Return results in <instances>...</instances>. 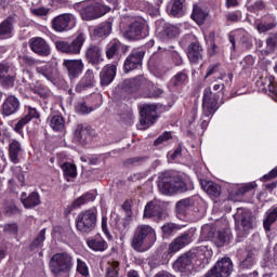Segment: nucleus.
<instances>
[{
	"label": "nucleus",
	"mask_w": 277,
	"mask_h": 277,
	"mask_svg": "<svg viewBox=\"0 0 277 277\" xmlns=\"http://www.w3.org/2000/svg\"><path fill=\"white\" fill-rule=\"evenodd\" d=\"M240 41L245 49H250L252 47V36H250L249 34L242 35Z\"/></svg>",
	"instance_id": "60"
},
{
	"label": "nucleus",
	"mask_w": 277,
	"mask_h": 277,
	"mask_svg": "<svg viewBox=\"0 0 277 277\" xmlns=\"http://www.w3.org/2000/svg\"><path fill=\"white\" fill-rule=\"evenodd\" d=\"M266 94H268V96H272L273 101L277 103V89L276 85H274L273 81L271 82V85L267 87Z\"/></svg>",
	"instance_id": "63"
},
{
	"label": "nucleus",
	"mask_w": 277,
	"mask_h": 277,
	"mask_svg": "<svg viewBox=\"0 0 277 277\" xmlns=\"http://www.w3.org/2000/svg\"><path fill=\"white\" fill-rule=\"evenodd\" d=\"M192 18L197 23V25H205V21H207L208 13L207 11L202 10V8L198 5H194Z\"/></svg>",
	"instance_id": "39"
},
{
	"label": "nucleus",
	"mask_w": 277,
	"mask_h": 277,
	"mask_svg": "<svg viewBox=\"0 0 277 277\" xmlns=\"http://www.w3.org/2000/svg\"><path fill=\"white\" fill-rule=\"evenodd\" d=\"M116 79V65H106L100 72L101 85H109Z\"/></svg>",
	"instance_id": "29"
},
{
	"label": "nucleus",
	"mask_w": 277,
	"mask_h": 277,
	"mask_svg": "<svg viewBox=\"0 0 277 277\" xmlns=\"http://www.w3.org/2000/svg\"><path fill=\"white\" fill-rule=\"evenodd\" d=\"M72 269V256L67 252L55 253L50 260V272L54 277H66Z\"/></svg>",
	"instance_id": "3"
},
{
	"label": "nucleus",
	"mask_w": 277,
	"mask_h": 277,
	"mask_svg": "<svg viewBox=\"0 0 277 277\" xmlns=\"http://www.w3.org/2000/svg\"><path fill=\"white\" fill-rule=\"evenodd\" d=\"M131 207H133V201L132 200H126L121 208L126 212L127 217H131L133 215V212L131 211Z\"/></svg>",
	"instance_id": "61"
},
{
	"label": "nucleus",
	"mask_w": 277,
	"mask_h": 277,
	"mask_svg": "<svg viewBox=\"0 0 277 277\" xmlns=\"http://www.w3.org/2000/svg\"><path fill=\"white\" fill-rule=\"evenodd\" d=\"M118 272H120V263L118 261L108 262L105 277H118Z\"/></svg>",
	"instance_id": "45"
},
{
	"label": "nucleus",
	"mask_w": 277,
	"mask_h": 277,
	"mask_svg": "<svg viewBox=\"0 0 277 277\" xmlns=\"http://www.w3.org/2000/svg\"><path fill=\"white\" fill-rule=\"evenodd\" d=\"M14 81H16L14 76L5 74L0 75V85H2V88H14Z\"/></svg>",
	"instance_id": "50"
},
{
	"label": "nucleus",
	"mask_w": 277,
	"mask_h": 277,
	"mask_svg": "<svg viewBox=\"0 0 277 277\" xmlns=\"http://www.w3.org/2000/svg\"><path fill=\"white\" fill-rule=\"evenodd\" d=\"M61 168L66 176V179H75L77 176V166L70 163V162H65L61 164Z\"/></svg>",
	"instance_id": "42"
},
{
	"label": "nucleus",
	"mask_w": 277,
	"mask_h": 277,
	"mask_svg": "<svg viewBox=\"0 0 277 277\" xmlns=\"http://www.w3.org/2000/svg\"><path fill=\"white\" fill-rule=\"evenodd\" d=\"M72 14L70 13H64L54 17L52 21L54 31H69L72 27Z\"/></svg>",
	"instance_id": "18"
},
{
	"label": "nucleus",
	"mask_w": 277,
	"mask_h": 277,
	"mask_svg": "<svg viewBox=\"0 0 277 277\" xmlns=\"http://www.w3.org/2000/svg\"><path fill=\"white\" fill-rule=\"evenodd\" d=\"M76 226L80 233H92L96 228V209L80 212L77 216Z\"/></svg>",
	"instance_id": "7"
},
{
	"label": "nucleus",
	"mask_w": 277,
	"mask_h": 277,
	"mask_svg": "<svg viewBox=\"0 0 277 277\" xmlns=\"http://www.w3.org/2000/svg\"><path fill=\"white\" fill-rule=\"evenodd\" d=\"M157 239L155 228L150 225H138L131 239V248L135 252H144V246H153Z\"/></svg>",
	"instance_id": "2"
},
{
	"label": "nucleus",
	"mask_w": 277,
	"mask_h": 277,
	"mask_svg": "<svg viewBox=\"0 0 277 277\" xmlns=\"http://www.w3.org/2000/svg\"><path fill=\"white\" fill-rule=\"evenodd\" d=\"M87 243L89 248L95 252H104V250H107V241H105L101 236L88 239Z\"/></svg>",
	"instance_id": "35"
},
{
	"label": "nucleus",
	"mask_w": 277,
	"mask_h": 277,
	"mask_svg": "<svg viewBox=\"0 0 277 277\" xmlns=\"http://www.w3.org/2000/svg\"><path fill=\"white\" fill-rule=\"evenodd\" d=\"M74 140L76 144L85 146V144L90 142V132H88V128L83 127V124H78L75 131Z\"/></svg>",
	"instance_id": "31"
},
{
	"label": "nucleus",
	"mask_w": 277,
	"mask_h": 277,
	"mask_svg": "<svg viewBox=\"0 0 277 277\" xmlns=\"http://www.w3.org/2000/svg\"><path fill=\"white\" fill-rule=\"evenodd\" d=\"M157 185L162 196H176V194H185L192 189L183 176L170 172L161 173Z\"/></svg>",
	"instance_id": "1"
},
{
	"label": "nucleus",
	"mask_w": 277,
	"mask_h": 277,
	"mask_svg": "<svg viewBox=\"0 0 277 277\" xmlns=\"http://www.w3.org/2000/svg\"><path fill=\"white\" fill-rule=\"evenodd\" d=\"M107 60H120L122 55L129 53V48L118 40H111L105 49Z\"/></svg>",
	"instance_id": "13"
},
{
	"label": "nucleus",
	"mask_w": 277,
	"mask_h": 277,
	"mask_svg": "<svg viewBox=\"0 0 277 277\" xmlns=\"http://www.w3.org/2000/svg\"><path fill=\"white\" fill-rule=\"evenodd\" d=\"M202 230L209 232L208 237H210L212 239V241H214V243H215V246H217V248H222V246H224V243H226V241H228V234H226V230H224V229L213 232V227L206 225L202 227Z\"/></svg>",
	"instance_id": "24"
},
{
	"label": "nucleus",
	"mask_w": 277,
	"mask_h": 277,
	"mask_svg": "<svg viewBox=\"0 0 277 277\" xmlns=\"http://www.w3.org/2000/svg\"><path fill=\"white\" fill-rule=\"evenodd\" d=\"M163 235H172L176 229H179V225L174 223H167L162 227Z\"/></svg>",
	"instance_id": "57"
},
{
	"label": "nucleus",
	"mask_w": 277,
	"mask_h": 277,
	"mask_svg": "<svg viewBox=\"0 0 277 277\" xmlns=\"http://www.w3.org/2000/svg\"><path fill=\"white\" fill-rule=\"evenodd\" d=\"M3 229H4V233H6L8 235L18 234V225H16L15 223L5 224Z\"/></svg>",
	"instance_id": "58"
},
{
	"label": "nucleus",
	"mask_w": 277,
	"mask_h": 277,
	"mask_svg": "<svg viewBox=\"0 0 277 277\" xmlns=\"http://www.w3.org/2000/svg\"><path fill=\"white\" fill-rule=\"evenodd\" d=\"M276 21L272 19L271 22L263 21L260 24H258V31L260 34H265V31H272V29L276 28Z\"/></svg>",
	"instance_id": "49"
},
{
	"label": "nucleus",
	"mask_w": 277,
	"mask_h": 277,
	"mask_svg": "<svg viewBox=\"0 0 277 277\" xmlns=\"http://www.w3.org/2000/svg\"><path fill=\"white\" fill-rule=\"evenodd\" d=\"M76 109L79 111V114H83V115L90 114V111H92V108H89L85 102L78 103V105L76 106Z\"/></svg>",
	"instance_id": "62"
},
{
	"label": "nucleus",
	"mask_w": 277,
	"mask_h": 277,
	"mask_svg": "<svg viewBox=\"0 0 277 277\" xmlns=\"http://www.w3.org/2000/svg\"><path fill=\"white\" fill-rule=\"evenodd\" d=\"M29 122V118H22L15 126H14V131L16 133H21L23 131V127Z\"/></svg>",
	"instance_id": "64"
},
{
	"label": "nucleus",
	"mask_w": 277,
	"mask_h": 277,
	"mask_svg": "<svg viewBox=\"0 0 277 277\" xmlns=\"http://www.w3.org/2000/svg\"><path fill=\"white\" fill-rule=\"evenodd\" d=\"M21 209L16 207L15 203H8L4 207V214L8 215V217H12V215H19Z\"/></svg>",
	"instance_id": "51"
},
{
	"label": "nucleus",
	"mask_w": 277,
	"mask_h": 277,
	"mask_svg": "<svg viewBox=\"0 0 277 277\" xmlns=\"http://www.w3.org/2000/svg\"><path fill=\"white\" fill-rule=\"evenodd\" d=\"M85 60L92 66H98L103 62V49L96 44H90L85 50Z\"/></svg>",
	"instance_id": "20"
},
{
	"label": "nucleus",
	"mask_w": 277,
	"mask_h": 277,
	"mask_svg": "<svg viewBox=\"0 0 277 277\" xmlns=\"http://www.w3.org/2000/svg\"><path fill=\"white\" fill-rule=\"evenodd\" d=\"M179 34H180L179 27H176L175 25L166 24L163 26V29L159 32L158 37L160 38V40L166 41V40H172L176 38Z\"/></svg>",
	"instance_id": "33"
},
{
	"label": "nucleus",
	"mask_w": 277,
	"mask_h": 277,
	"mask_svg": "<svg viewBox=\"0 0 277 277\" xmlns=\"http://www.w3.org/2000/svg\"><path fill=\"white\" fill-rule=\"evenodd\" d=\"M202 109L206 118H209V116L215 114L217 110V100L213 98L211 88H206L203 91Z\"/></svg>",
	"instance_id": "17"
},
{
	"label": "nucleus",
	"mask_w": 277,
	"mask_h": 277,
	"mask_svg": "<svg viewBox=\"0 0 277 277\" xmlns=\"http://www.w3.org/2000/svg\"><path fill=\"white\" fill-rule=\"evenodd\" d=\"M194 205H196V201L192 197L181 199L175 203V213H177V215H187V211H189Z\"/></svg>",
	"instance_id": "32"
},
{
	"label": "nucleus",
	"mask_w": 277,
	"mask_h": 277,
	"mask_svg": "<svg viewBox=\"0 0 277 277\" xmlns=\"http://www.w3.org/2000/svg\"><path fill=\"white\" fill-rule=\"evenodd\" d=\"M77 263V272L81 274V276H89L90 271H88V265H85V262L78 259Z\"/></svg>",
	"instance_id": "55"
},
{
	"label": "nucleus",
	"mask_w": 277,
	"mask_h": 277,
	"mask_svg": "<svg viewBox=\"0 0 277 277\" xmlns=\"http://www.w3.org/2000/svg\"><path fill=\"white\" fill-rule=\"evenodd\" d=\"M172 137V134L170 132H164L161 134L156 141L154 142V146H159L163 144V142H168Z\"/></svg>",
	"instance_id": "59"
},
{
	"label": "nucleus",
	"mask_w": 277,
	"mask_h": 277,
	"mask_svg": "<svg viewBox=\"0 0 277 277\" xmlns=\"http://www.w3.org/2000/svg\"><path fill=\"white\" fill-rule=\"evenodd\" d=\"M21 202L25 209H34L40 205V194L32 192L27 196V193H22Z\"/></svg>",
	"instance_id": "27"
},
{
	"label": "nucleus",
	"mask_w": 277,
	"mask_h": 277,
	"mask_svg": "<svg viewBox=\"0 0 277 277\" xmlns=\"http://www.w3.org/2000/svg\"><path fill=\"white\" fill-rule=\"evenodd\" d=\"M147 88H151V90L145 94V96L147 98H159V96H161V94H163V90L154 87L153 83L151 85H146Z\"/></svg>",
	"instance_id": "54"
},
{
	"label": "nucleus",
	"mask_w": 277,
	"mask_h": 277,
	"mask_svg": "<svg viewBox=\"0 0 277 277\" xmlns=\"http://www.w3.org/2000/svg\"><path fill=\"white\" fill-rule=\"evenodd\" d=\"M115 226L120 233H126V230H129V226H131V217L116 219Z\"/></svg>",
	"instance_id": "47"
},
{
	"label": "nucleus",
	"mask_w": 277,
	"mask_h": 277,
	"mask_svg": "<svg viewBox=\"0 0 277 277\" xmlns=\"http://www.w3.org/2000/svg\"><path fill=\"white\" fill-rule=\"evenodd\" d=\"M146 52L135 50L126 58L123 68L126 72H131V70H137L142 68V62L144 60Z\"/></svg>",
	"instance_id": "16"
},
{
	"label": "nucleus",
	"mask_w": 277,
	"mask_h": 277,
	"mask_svg": "<svg viewBox=\"0 0 277 277\" xmlns=\"http://www.w3.org/2000/svg\"><path fill=\"white\" fill-rule=\"evenodd\" d=\"M21 109V101L14 95H10L2 104L3 116H13Z\"/></svg>",
	"instance_id": "25"
},
{
	"label": "nucleus",
	"mask_w": 277,
	"mask_h": 277,
	"mask_svg": "<svg viewBox=\"0 0 277 277\" xmlns=\"http://www.w3.org/2000/svg\"><path fill=\"white\" fill-rule=\"evenodd\" d=\"M140 107V115H141V126L144 127L143 129H148V127L155 124L157 121V105L156 104H143Z\"/></svg>",
	"instance_id": "9"
},
{
	"label": "nucleus",
	"mask_w": 277,
	"mask_h": 277,
	"mask_svg": "<svg viewBox=\"0 0 277 277\" xmlns=\"http://www.w3.org/2000/svg\"><path fill=\"white\" fill-rule=\"evenodd\" d=\"M38 75H42L48 81H53V66L43 65L36 68Z\"/></svg>",
	"instance_id": "43"
},
{
	"label": "nucleus",
	"mask_w": 277,
	"mask_h": 277,
	"mask_svg": "<svg viewBox=\"0 0 277 277\" xmlns=\"http://www.w3.org/2000/svg\"><path fill=\"white\" fill-rule=\"evenodd\" d=\"M242 70H247V68H252L254 66V57L252 55H247L241 62Z\"/></svg>",
	"instance_id": "56"
},
{
	"label": "nucleus",
	"mask_w": 277,
	"mask_h": 277,
	"mask_svg": "<svg viewBox=\"0 0 277 277\" xmlns=\"http://www.w3.org/2000/svg\"><path fill=\"white\" fill-rule=\"evenodd\" d=\"M234 220L237 236L248 237V235H250V230L253 228L252 212L238 208L237 213L234 215Z\"/></svg>",
	"instance_id": "5"
},
{
	"label": "nucleus",
	"mask_w": 277,
	"mask_h": 277,
	"mask_svg": "<svg viewBox=\"0 0 277 277\" xmlns=\"http://www.w3.org/2000/svg\"><path fill=\"white\" fill-rule=\"evenodd\" d=\"M194 259H196V252H185L173 263V269L182 274H192L194 269Z\"/></svg>",
	"instance_id": "11"
},
{
	"label": "nucleus",
	"mask_w": 277,
	"mask_h": 277,
	"mask_svg": "<svg viewBox=\"0 0 277 277\" xmlns=\"http://www.w3.org/2000/svg\"><path fill=\"white\" fill-rule=\"evenodd\" d=\"M111 8L101 2V0H93L80 10L82 21H96L103 18L105 14H109Z\"/></svg>",
	"instance_id": "4"
},
{
	"label": "nucleus",
	"mask_w": 277,
	"mask_h": 277,
	"mask_svg": "<svg viewBox=\"0 0 277 277\" xmlns=\"http://www.w3.org/2000/svg\"><path fill=\"white\" fill-rule=\"evenodd\" d=\"M144 217L154 219L156 222H163V220H168V212L163 210L161 201L154 200L145 206Z\"/></svg>",
	"instance_id": "10"
},
{
	"label": "nucleus",
	"mask_w": 277,
	"mask_h": 277,
	"mask_svg": "<svg viewBox=\"0 0 277 277\" xmlns=\"http://www.w3.org/2000/svg\"><path fill=\"white\" fill-rule=\"evenodd\" d=\"M84 43L85 34L78 32L71 42L58 40L55 41V47L57 51H61V53H66L67 55H79Z\"/></svg>",
	"instance_id": "6"
},
{
	"label": "nucleus",
	"mask_w": 277,
	"mask_h": 277,
	"mask_svg": "<svg viewBox=\"0 0 277 277\" xmlns=\"http://www.w3.org/2000/svg\"><path fill=\"white\" fill-rule=\"evenodd\" d=\"M232 272L233 261L230 258H223L206 274V277H229Z\"/></svg>",
	"instance_id": "12"
},
{
	"label": "nucleus",
	"mask_w": 277,
	"mask_h": 277,
	"mask_svg": "<svg viewBox=\"0 0 277 277\" xmlns=\"http://www.w3.org/2000/svg\"><path fill=\"white\" fill-rule=\"evenodd\" d=\"M30 51L40 57H49L51 55V45L42 37L31 38L28 42Z\"/></svg>",
	"instance_id": "15"
},
{
	"label": "nucleus",
	"mask_w": 277,
	"mask_h": 277,
	"mask_svg": "<svg viewBox=\"0 0 277 277\" xmlns=\"http://www.w3.org/2000/svg\"><path fill=\"white\" fill-rule=\"evenodd\" d=\"M203 55L205 50L202 49V45H200V42L194 41L188 45L187 57L190 64H200V62H202Z\"/></svg>",
	"instance_id": "22"
},
{
	"label": "nucleus",
	"mask_w": 277,
	"mask_h": 277,
	"mask_svg": "<svg viewBox=\"0 0 277 277\" xmlns=\"http://www.w3.org/2000/svg\"><path fill=\"white\" fill-rule=\"evenodd\" d=\"M44 239H47V228H43L39 232L37 237L30 243V250H36L38 248H42L44 243Z\"/></svg>",
	"instance_id": "41"
},
{
	"label": "nucleus",
	"mask_w": 277,
	"mask_h": 277,
	"mask_svg": "<svg viewBox=\"0 0 277 277\" xmlns=\"http://www.w3.org/2000/svg\"><path fill=\"white\" fill-rule=\"evenodd\" d=\"M63 66L66 68L69 79L81 77L84 68L83 61L81 60H65Z\"/></svg>",
	"instance_id": "19"
},
{
	"label": "nucleus",
	"mask_w": 277,
	"mask_h": 277,
	"mask_svg": "<svg viewBox=\"0 0 277 277\" xmlns=\"http://www.w3.org/2000/svg\"><path fill=\"white\" fill-rule=\"evenodd\" d=\"M277 222V207L269 208L263 221L264 230L269 232L272 230V224Z\"/></svg>",
	"instance_id": "34"
},
{
	"label": "nucleus",
	"mask_w": 277,
	"mask_h": 277,
	"mask_svg": "<svg viewBox=\"0 0 277 277\" xmlns=\"http://www.w3.org/2000/svg\"><path fill=\"white\" fill-rule=\"evenodd\" d=\"M50 127L53 131L62 133L66 129V120L62 115H54L50 119Z\"/></svg>",
	"instance_id": "37"
},
{
	"label": "nucleus",
	"mask_w": 277,
	"mask_h": 277,
	"mask_svg": "<svg viewBox=\"0 0 277 277\" xmlns=\"http://www.w3.org/2000/svg\"><path fill=\"white\" fill-rule=\"evenodd\" d=\"M146 36H148L146 22L135 18L128 24L126 29V38H128V40H142L146 38Z\"/></svg>",
	"instance_id": "8"
},
{
	"label": "nucleus",
	"mask_w": 277,
	"mask_h": 277,
	"mask_svg": "<svg viewBox=\"0 0 277 277\" xmlns=\"http://www.w3.org/2000/svg\"><path fill=\"white\" fill-rule=\"evenodd\" d=\"M185 0H171L167 12L169 16H173V18H181L182 16H185Z\"/></svg>",
	"instance_id": "26"
},
{
	"label": "nucleus",
	"mask_w": 277,
	"mask_h": 277,
	"mask_svg": "<svg viewBox=\"0 0 277 277\" xmlns=\"http://www.w3.org/2000/svg\"><path fill=\"white\" fill-rule=\"evenodd\" d=\"M94 71L88 69L80 82L76 85V92H83V90H88V88H94Z\"/></svg>",
	"instance_id": "30"
},
{
	"label": "nucleus",
	"mask_w": 277,
	"mask_h": 277,
	"mask_svg": "<svg viewBox=\"0 0 277 277\" xmlns=\"http://www.w3.org/2000/svg\"><path fill=\"white\" fill-rule=\"evenodd\" d=\"M146 159H148V157L143 156V157H133V158H129L124 161V166L127 168H129V166H142V163H144V161H146Z\"/></svg>",
	"instance_id": "52"
},
{
	"label": "nucleus",
	"mask_w": 277,
	"mask_h": 277,
	"mask_svg": "<svg viewBox=\"0 0 277 277\" xmlns=\"http://www.w3.org/2000/svg\"><path fill=\"white\" fill-rule=\"evenodd\" d=\"M12 29H14L12 25V19L10 18L4 19L0 24V40L12 38Z\"/></svg>",
	"instance_id": "38"
},
{
	"label": "nucleus",
	"mask_w": 277,
	"mask_h": 277,
	"mask_svg": "<svg viewBox=\"0 0 277 277\" xmlns=\"http://www.w3.org/2000/svg\"><path fill=\"white\" fill-rule=\"evenodd\" d=\"M267 51L265 53H272L277 47V34H271L266 40Z\"/></svg>",
	"instance_id": "53"
},
{
	"label": "nucleus",
	"mask_w": 277,
	"mask_h": 277,
	"mask_svg": "<svg viewBox=\"0 0 277 277\" xmlns=\"http://www.w3.org/2000/svg\"><path fill=\"white\" fill-rule=\"evenodd\" d=\"M274 78L272 77H260L258 80V88L260 92H264V94H267V88L272 85V81Z\"/></svg>",
	"instance_id": "48"
},
{
	"label": "nucleus",
	"mask_w": 277,
	"mask_h": 277,
	"mask_svg": "<svg viewBox=\"0 0 277 277\" xmlns=\"http://www.w3.org/2000/svg\"><path fill=\"white\" fill-rule=\"evenodd\" d=\"M187 81V74L185 71H179L173 78L171 79V84L173 88H181Z\"/></svg>",
	"instance_id": "46"
},
{
	"label": "nucleus",
	"mask_w": 277,
	"mask_h": 277,
	"mask_svg": "<svg viewBox=\"0 0 277 277\" xmlns=\"http://www.w3.org/2000/svg\"><path fill=\"white\" fill-rule=\"evenodd\" d=\"M94 200H95L94 194L87 193L81 197L77 198L74 201L72 207L74 209H79V207H82V205H88V202H94Z\"/></svg>",
	"instance_id": "40"
},
{
	"label": "nucleus",
	"mask_w": 277,
	"mask_h": 277,
	"mask_svg": "<svg viewBox=\"0 0 277 277\" xmlns=\"http://www.w3.org/2000/svg\"><path fill=\"white\" fill-rule=\"evenodd\" d=\"M114 27V17H109L107 21L102 22L93 29V38H107L111 34Z\"/></svg>",
	"instance_id": "23"
},
{
	"label": "nucleus",
	"mask_w": 277,
	"mask_h": 277,
	"mask_svg": "<svg viewBox=\"0 0 277 277\" xmlns=\"http://www.w3.org/2000/svg\"><path fill=\"white\" fill-rule=\"evenodd\" d=\"M256 263V258L254 256V252L248 251L247 256L243 261L240 262V269H250Z\"/></svg>",
	"instance_id": "44"
},
{
	"label": "nucleus",
	"mask_w": 277,
	"mask_h": 277,
	"mask_svg": "<svg viewBox=\"0 0 277 277\" xmlns=\"http://www.w3.org/2000/svg\"><path fill=\"white\" fill-rule=\"evenodd\" d=\"M199 183L201 185V189L208 194V196H212L213 198H217L222 194V187L217 184H215L213 181L208 180H199Z\"/></svg>",
	"instance_id": "28"
},
{
	"label": "nucleus",
	"mask_w": 277,
	"mask_h": 277,
	"mask_svg": "<svg viewBox=\"0 0 277 277\" xmlns=\"http://www.w3.org/2000/svg\"><path fill=\"white\" fill-rule=\"evenodd\" d=\"M145 85H153V82L147 81V79L144 78V76L129 78L123 80L122 82L123 90H129L130 92H137L140 88H144Z\"/></svg>",
	"instance_id": "21"
},
{
	"label": "nucleus",
	"mask_w": 277,
	"mask_h": 277,
	"mask_svg": "<svg viewBox=\"0 0 277 277\" xmlns=\"http://www.w3.org/2000/svg\"><path fill=\"white\" fill-rule=\"evenodd\" d=\"M192 241H194V234L192 232H185L172 240L169 245L168 253L176 254V252L183 250L185 246H189Z\"/></svg>",
	"instance_id": "14"
},
{
	"label": "nucleus",
	"mask_w": 277,
	"mask_h": 277,
	"mask_svg": "<svg viewBox=\"0 0 277 277\" xmlns=\"http://www.w3.org/2000/svg\"><path fill=\"white\" fill-rule=\"evenodd\" d=\"M21 150H23V147L18 143V141H12L9 145V157L12 161V163H18L21 160L18 159V156L21 155Z\"/></svg>",
	"instance_id": "36"
}]
</instances>
